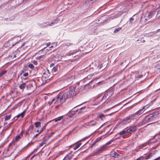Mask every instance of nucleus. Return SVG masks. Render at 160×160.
Masks as SVG:
<instances>
[{
    "label": "nucleus",
    "mask_w": 160,
    "mask_h": 160,
    "mask_svg": "<svg viewBox=\"0 0 160 160\" xmlns=\"http://www.w3.org/2000/svg\"><path fill=\"white\" fill-rule=\"evenodd\" d=\"M51 122V121H50L48 122L42 128V129L39 132V133H40L41 132H42L43 129H44L46 127V125L49 122Z\"/></svg>",
    "instance_id": "obj_32"
},
{
    "label": "nucleus",
    "mask_w": 160,
    "mask_h": 160,
    "mask_svg": "<svg viewBox=\"0 0 160 160\" xmlns=\"http://www.w3.org/2000/svg\"><path fill=\"white\" fill-rule=\"evenodd\" d=\"M143 75L142 74L138 75L137 76V78H141L143 76Z\"/></svg>",
    "instance_id": "obj_41"
},
{
    "label": "nucleus",
    "mask_w": 160,
    "mask_h": 160,
    "mask_svg": "<svg viewBox=\"0 0 160 160\" xmlns=\"http://www.w3.org/2000/svg\"><path fill=\"white\" fill-rule=\"evenodd\" d=\"M85 108H86L85 107H82V108H81L80 109L78 110L77 111V112H78V113H81L82 112V110L85 109Z\"/></svg>",
    "instance_id": "obj_30"
},
{
    "label": "nucleus",
    "mask_w": 160,
    "mask_h": 160,
    "mask_svg": "<svg viewBox=\"0 0 160 160\" xmlns=\"http://www.w3.org/2000/svg\"><path fill=\"white\" fill-rule=\"evenodd\" d=\"M76 52H70V53H68L66 54V56H70L71 55H73L74 54H75Z\"/></svg>",
    "instance_id": "obj_34"
},
{
    "label": "nucleus",
    "mask_w": 160,
    "mask_h": 160,
    "mask_svg": "<svg viewBox=\"0 0 160 160\" xmlns=\"http://www.w3.org/2000/svg\"><path fill=\"white\" fill-rule=\"evenodd\" d=\"M148 122V121L146 120V118H145L141 122H140L137 125V126H140L141 125H144Z\"/></svg>",
    "instance_id": "obj_12"
},
{
    "label": "nucleus",
    "mask_w": 160,
    "mask_h": 160,
    "mask_svg": "<svg viewBox=\"0 0 160 160\" xmlns=\"http://www.w3.org/2000/svg\"><path fill=\"white\" fill-rule=\"evenodd\" d=\"M97 142L95 141L92 144V146H91V148H92L93 147V146L95 145Z\"/></svg>",
    "instance_id": "obj_45"
},
{
    "label": "nucleus",
    "mask_w": 160,
    "mask_h": 160,
    "mask_svg": "<svg viewBox=\"0 0 160 160\" xmlns=\"http://www.w3.org/2000/svg\"><path fill=\"white\" fill-rule=\"evenodd\" d=\"M111 155L112 157L115 158H118V156L119 155L115 151L112 152H111Z\"/></svg>",
    "instance_id": "obj_15"
},
{
    "label": "nucleus",
    "mask_w": 160,
    "mask_h": 160,
    "mask_svg": "<svg viewBox=\"0 0 160 160\" xmlns=\"http://www.w3.org/2000/svg\"><path fill=\"white\" fill-rule=\"evenodd\" d=\"M82 143H79L77 144L76 146L74 147V150H76L81 145Z\"/></svg>",
    "instance_id": "obj_23"
},
{
    "label": "nucleus",
    "mask_w": 160,
    "mask_h": 160,
    "mask_svg": "<svg viewBox=\"0 0 160 160\" xmlns=\"http://www.w3.org/2000/svg\"><path fill=\"white\" fill-rule=\"evenodd\" d=\"M97 124V120L96 119L93 120L85 124V125L88 126H92L96 125Z\"/></svg>",
    "instance_id": "obj_4"
},
{
    "label": "nucleus",
    "mask_w": 160,
    "mask_h": 160,
    "mask_svg": "<svg viewBox=\"0 0 160 160\" xmlns=\"http://www.w3.org/2000/svg\"><path fill=\"white\" fill-rule=\"evenodd\" d=\"M34 125L36 128H38L41 126V122H36L34 123Z\"/></svg>",
    "instance_id": "obj_21"
},
{
    "label": "nucleus",
    "mask_w": 160,
    "mask_h": 160,
    "mask_svg": "<svg viewBox=\"0 0 160 160\" xmlns=\"http://www.w3.org/2000/svg\"><path fill=\"white\" fill-rule=\"evenodd\" d=\"M137 126H138L137 125L136 126H134L132 127H130L129 128L127 129L128 133H131L132 132H134L136 131Z\"/></svg>",
    "instance_id": "obj_5"
},
{
    "label": "nucleus",
    "mask_w": 160,
    "mask_h": 160,
    "mask_svg": "<svg viewBox=\"0 0 160 160\" xmlns=\"http://www.w3.org/2000/svg\"><path fill=\"white\" fill-rule=\"evenodd\" d=\"M152 12H147L145 15V18L146 20L149 19L151 18L152 16Z\"/></svg>",
    "instance_id": "obj_7"
},
{
    "label": "nucleus",
    "mask_w": 160,
    "mask_h": 160,
    "mask_svg": "<svg viewBox=\"0 0 160 160\" xmlns=\"http://www.w3.org/2000/svg\"><path fill=\"white\" fill-rule=\"evenodd\" d=\"M134 21V18H130V22H129V23H132V22H133Z\"/></svg>",
    "instance_id": "obj_40"
},
{
    "label": "nucleus",
    "mask_w": 160,
    "mask_h": 160,
    "mask_svg": "<svg viewBox=\"0 0 160 160\" xmlns=\"http://www.w3.org/2000/svg\"><path fill=\"white\" fill-rule=\"evenodd\" d=\"M87 87H89V84L86 85L85 86H81L79 87L77 90H78V92H82Z\"/></svg>",
    "instance_id": "obj_9"
},
{
    "label": "nucleus",
    "mask_w": 160,
    "mask_h": 160,
    "mask_svg": "<svg viewBox=\"0 0 160 160\" xmlns=\"http://www.w3.org/2000/svg\"><path fill=\"white\" fill-rule=\"evenodd\" d=\"M53 134H54V132H52V133H51V134H52V135Z\"/></svg>",
    "instance_id": "obj_59"
},
{
    "label": "nucleus",
    "mask_w": 160,
    "mask_h": 160,
    "mask_svg": "<svg viewBox=\"0 0 160 160\" xmlns=\"http://www.w3.org/2000/svg\"><path fill=\"white\" fill-rule=\"evenodd\" d=\"M56 99H55V98H53L52 100V102H53L55 100V103H56Z\"/></svg>",
    "instance_id": "obj_50"
},
{
    "label": "nucleus",
    "mask_w": 160,
    "mask_h": 160,
    "mask_svg": "<svg viewBox=\"0 0 160 160\" xmlns=\"http://www.w3.org/2000/svg\"><path fill=\"white\" fill-rule=\"evenodd\" d=\"M99 117L101 118L102 120H103L104 118H105V116L102 114H101L99 115Z\"/></svg>",
    "instance_id": "obj_35"
},
{
    "label": "nucleus",
    "mask_w": 160,
    "mask_h": 160,
    "mask_svg": "<svg viewBox=\"0 0 160 160\" xmlns=\"http://www.w3.org/2000/svg\"><path fill=\"white\" fill-rule=\"evenodd\" d=\"M7 129V128H6V129H4L2 131V132H1V134H2V132H3V131H4V130H6Z\"/></svg>",
    "instance_id": "obj_54"
},
{
    "label": "nucleus",
    "mask_w": 160,
    "mask_h": 160,
    "mask_svg": "<svg viewBox=\"0 0 160 160\" xmlns=\"http://www.w3.org/2000/svg\"><path fill=\"white\" fill-rule=\"evenodd\" d=\"M50 67L52 68V70H58L59 67L58 66H55L54 63H52L50 65Z\"/></svg>",
    "instance_id": "obj_13"
},
{
    "label": "nucleus",
    "mask_w": 160,
    "mask_h": 160,
    "mask_svg": "<svg viewBox=\"0 0 160 160\" xmlns=\"http://www.w3.org/2000/svg\"><path fill=\"white\" fill-rule=\"evenodd\" d=\"M38 132V131H37V132Z\"/></svg>",
    "instance_id": "obj_63"
},
{
    "label": "nucleus",
    "mask_w": 160,
    "mask_h": 160,
    "mask_svg": "<svg viewBox=\"0 0 160 160\" xmlns=\"http://www.w3.org/2000/svg\"><path fill=\"white\" fill-rule=\"evenodd\" d=\"M159 158H160V156L159 157Z\"/></svg>",
    "instance_id": "obj_64"
},
{
    "label": "nucleus",
    "mask_w": 160,
    "mask_h": 160,
    "mask_svg": "<svg viewBox=\"0 0 160 160\" xmlns=\"http://www.w3.org/2000/svg\"><path fill=\"white\" fill-rule=\"evenodd\" d=\"M23 76L25 77H28L29 76V74L28 72H26L23 74Z\"/></svg>",
    "instance_id": "obj_39"
},
{
    "label": "nucleus",
    "mask_w": 160,
    "mask_h": 160,
    "mask_svg": "<svg viewBox=\"0 0 160 160\" xmlns=\"http://www.w3.org/2000/svg\"><path fill=\"white\" fill-rule=\"evenodd\" d=\"M2 127V126H0V128Z\"/></svg>",
    "instance_id": "obj_62"
},
{
    "label": "nucleus",
    "mask_w": 160,
    "mask_h": 160,
    "mask_svg": "<svg viewBox=\"0 0 160 160\" xmlns=\"http://www.w3.org/2000/svg\"><path fill=\"white\" fill-rule=\"evenodd\" d=\"M72 157L73 155H72L69 154L64 158L63 160H70Z\"/></svg>",
    "instance_id": "obj_14"
},
{
    "label": "nucleus",
    "mask_w": 160,
    "mask_h": 160,
    "mask_svg": "<svg viewBox=\"0 0 160 160\" xmlns=\"http://www.w3.org/2000/svg\"><path fill=\"white\" fill-rule=\"evenodd\" d=\"M33 143H29L27 146H28V145H31Z\"/></svg>",
    "instance_id": "obj_53"
},
{
    "label": "nucleus",
    "mask_w": 160,
    "mask_h": 160,
    "mask_svg": "<svg viewBox=\"0 0 160 160\" xmlns=\"http://www.w3.org/2000/svg\"><path fill=\"white\" fill-rule=\"evenodd\" d=\"M33 87L32 84V83H29L28 85L27 86V88L28 89H31Z\"/></svg>",
    "instance_id": "obj_29"
},
{
    "label": "nucleus",
    "mask_w": 160,
    "mask_h": 160,
    "mask_svg": "<svg viewBox=\"0 0 160 160\" xmlns=\"http://www.w3.org/2000/svg\"><path fill=\"white\" fill-rule=\"evenodd\" d=\"M94 81V80H92L90 82V83H91L93 81Z\"/></svg>",
    "instance_id": "obj_57"
},
{
    "label": "nucleus",
    "mask_w": 160,
    "mask_h": 160,
    "mask_svg": "<svg viewBox=\"0 0 160 160\" xmlns=\"http://www.w3.org/2000/svg\"><path fill=\"white\" fill-rule=\"evenodd\" d=\"M39 133V132L38 134H36L35 136H34L33 137V138H35L38 135V134Z\"/></svg>",
    "instance_id": "obj_51"
},
{
    "label": "nucleus",
    "mask_w": 160,
    "mask_h": 160,
    "mask_svg": "<svg viewBox=\"0 0 160 160\" xmlns=\"http://www.w3.org/2000/svg\"><path fill=\"white\" fill-rule=\"evenodd\" d=\"M11 154H12V153H11L10 154H8V156H10Z\"/></svg>",
    "instance_id": "obj_58"
},
{
    "label": "nucleus",
    "mask_w": 160,
    "mask_h": 160,
    "mask_svg": "<svg viewBox=\"0 0 160 160\" xmlns=\"http://www.w3.org/2000/svg\"><path fill=\"white\" fill-rule=\"evenodd\" d=\"M33 128V126H30L29 127V128L27 129L26 130V132H25V135H28L29 134V129H32Z\"/></svg>",
    "instance_id": "obj_17"
},
{
    "label": "nucleus",
    "mask_w": 160,
    "mask_h": 160,
    "mask_svg": "<svg viewBox=\"0 0 160 160\" xmlns=\"http://www.w3.org/2000/svg\"><path fill=\"white\" fill-rule=\"evenodd\" d=\"M123 62H121L120 63V65H122V64H123Z\"/></svg>",
    "instance_id": "obj_56"
},
{
    "label": "nucleus",
    "mask_w": 160,
    "mask_h": 160,
    "mask_svg": "<svg viewBox=\"0 0 160 160\" xmlns=\"http://www.w3.org/2000/svg\"><path fill=\"white\" fill-rule=\"evenodd\" d=\"M158 114L159 112L158 111L152 113L146 117L145 118L146 120L148 121V122H150L152 121V120L155 118Z\"/></svg>",
    "instance_id": "obj_3"
},
{
    "label": "nucleus",
    "mask_w": 160,
    "mask_h": 160,
    "mask_svg": "<svg viewBox=\"0 0 160 160\" xmlns=\"http://www.w3.org/2000/svg\"><path fill=\"white\" fill-rule=\"evenodd\" d=\"M128 133V130L127 128H125L123 130L118 133V134H119L120 136H122L127 134Z\"/></svg>",
    "instance_id": "obj_10"
},
{
    "label": "nucleus",
    "mask_w": 160,
    "mask_h": 160,
    "mask_svg": "<svg viewBox=\"0 0 160 160\" xmlns=\"http://www.w3.org/2000/svg\"><path fill=\"white\" fill-rule=\"evenodd\" d=\"M145 42V41L144 40H143L142 42Z\"/></svg>",
    "instance_id": "obj_55"
},
{
    "label": "nucleus",
    "mask_w": 160,
    "mask_h": 160,
    "mask_svg": "<svg viewBox=\"0 0 160 160\" xmlns=\"http://www.w3.org/2000/svg\"><path fill=\"white\" fill-rule=\"evenodd\" d=\"M102 126V125L101 126H100L99 128H98V129H99Z\"/></svg>",
    "instance_id": "obj_60"
},
{
    "label": "nucleus",
    "mask_w": 160,
    "mask_h": 160,
    "mask_svg": "<svg viewBox=\"0 0 160 160\" xmlns=\"http://www.w3.org/2000/svg\"><path fill=\"white\" fill-rule=\"evenodd\" d=\"M63 118V116H60L55 119H54L53 120H54L55 122H57V121H60Z\"/></svg>",
    "instance_id": "obj_19"
},
{
    "label": "nucleus",
    "mask_w": 160,
    "mask_h": 160,
    "mask_svg": "<svg viewBox=\"0 0 160 160\" xmlns=\"http://www.w3.org/2000/svg\"><path fill=\"white\" fill-rule=\"evenodd\" d=\"M22 136V134H20L19 135H18L16 137V141H18V140L20 139L21 138V136Z\"/></svg>",
    "instance_id": "obj_33"
},
{
    "label": "nucleus",
    "mask_w": 160,
    "mask_h": 160,
    "mask_svg": "<svg viewBox=\"0 0 160 160\" xmlns=\"http://www.w3.org/2000/svg\"><path fill=\"white\" fill-rule=\"evenodd\" d=\"M146 112H145V110H143V109H141L137 112H136L135 113L136 114L137 116H138L139 117V116L141 117V115L143 113V114H145L146 113Z\"/></svg>",
    "instance_id": "obj_8"
},
{
    "label": "nucleus",
    "mask_w": 160,
    "mask_h": 160,
    "mask_svg": "<svg viewBox=\"0 0 160 160\" xmlns=\"http://www.w3.org/2000/svg\"><path fill=\"white\" fill-rule=\"evenodd\" d=\"M44 56V55H42L37 57V58L38 60L40 59L41 58H42Z\"/></svg>",
    "instance_id": "obj_42"
},
{
    "label": "nucleus",
    "mask_w": 160,
    "mask_h": 160,
    "mask_svg": "<svg viewBox=\"0 0 160 160\" xmlns=\"http://www.w3.org/2000/svg\"><path fill=\"white\" fill-rule=\"evenodd\" d=\"M156 69H159L160 70V64H158L156 66Z\"/></svg>",
    "instance_id": "obj_36"
},
{
    "label": "nucleus",
    "mask_w": 160,
    "mask_h": 160,
    "mask_svg": "<svg viewBox=\"0 0 160 160\" xmlns=\"http://www.w3.org/2000/svg\"><path fill=\"white\" fill-rule=\"evenodd\" d=\"M18 105H15L14 107L12 109H15L17 108L18 107Z\"/></svg>",
    "instance_id": "obj_49"
},
{
    "label": "nucleus",
    "mask_w": 160,
    "mask_h": 160,
    "mask_svg": "<svg viewBox=\"0 0 160 160\" xmlns=\"http://www.w3.org/2000/svg\"><path fill=\"white\" fill-rule=\"evenodd\" d=\"M75 90V87H72L67 92H62L59 93L57 95L56 99L57 102L62 104L67 99L75 96L77 94V92Z\"/></svg>",
    "instance_id": "obj_1"
},
{
    "label": "nucleus",
    "mask_w": 160,
    "mask_h": 160,
    "mask_svg": "<svg viewBox=\"0 0 160 160\" xmlns=\"http://www.w3.org/2000/svg\"><path fill=\"white\" fill-rule=\"evenodd\" d=\"M139 41V39H138V40L137 41Z\"/></svg>",
    "instance_id": "obj_61"
},
{
    "label": "nucleus",
    "mask_w": 160,
    "mask_h": 160,
    "mask_svg": "<svg viewBox=\"0 0 160 160\" xmlns=\"http://www.w3.org/2000/svg\"><path fill=\"white\" fill-rule=\"evenodd\" d=\"M152 153H149L148 155L146 156V159H148L152 157Z\"/></svg>",
    "instance_id": "obj_28"
},
{
    "label": "nucleus",
    "mask_w": 160,
    "mask_h": 160,
    "mask_svg": "<svg viewBox=\"0 0 160 160\" xmlns=\"http://www.w3.org/2000/svg\"><path fill=\"white\" fill-rule=\"evenodd\" d=\"M7 71H1L0 72V78L2 77L3 75L6 73Z\"/></svg>",
    "instance_id": "obj_22"
},
{
    "label": "nucleus",
    "mask_w": 160,
    "mask_h": 160,
    "mask_svg": "<svg viewBox=\"0 0 160 160\" xmlns=\"http://www.w3.org/2000/svg\"><path fill=\"white\" fill-rule=\"evenodd\" d=\"M28 67L31 68V69H33L34 68V66L32 64H30L28 65Z\"/></svg>",
    "instance_id": "obj_37"
},
{
    "label": "nucleus",
    "mask_w": 160,
    "mask_h": 160,
    "mask_svg": "<svg viewBox=\"0 0 160 160\" xmlns=\"http://www.w3.org/2000/svg\"><path fill=\"white\" fill-rule=\"evenodd\" d=\"M51 77V76L49 71H45V72L43 73L42 77V80L43 83L46 82L47 81L49 80Z\"/></svg>",
    "instance_id": "obj_2"
},
{
    "label": "nucleus",
    "mask_w": 160,
    "mask_h": 160,
    "mask_svg": "<svg viewBox=\"0 0 160 160\" xmlns=\"http://www.w3.org/2000/svg\"><path fill=\"white\" fill-rule=\"evenodd\" d=\"M122 28L121 27H119V28H116L114 31V33H116L118 32L120 30L122 29Z\"/></svg>",
    "instance_id": "obj_27"
},
{
    "label": "nucleus",
    "mask_w": 160,
    "mask_h": 160,
    "mask_svg": "<svg viewBox=\"0 0 160 160\" xmlns=\"http://www.w3.org/2000/svg\"><path fill=\"white\" fill-rule=\"evenodd\" d=\"M25 112V110H24L22 112L18 114V115H17L16 117H17V118L20 117V116L21 117V118H23V117Z\"/></svg>",
    "instance_id": "obj_16"
},
{
    "label": "nucleus",
    "mask_w": 160,
    "mask_h": 160,
    "mask_svg": "<svg viewBox=\"0 0 160 160\" xmlns=\"http://www.w3.org/2000/svg\"><path fill=\"white\" fill-rule=\"evenodd\" d=\"M131 121L130 118V116H129L127 117H126L125 118H124L123 121V123H129Z\"/></svg>",
    "instance_id": "obj_11"
},
{
    "label": "nucleus",
    "mask_w": 160,
    "mask_h": 160,
    "mask_svg": "<svg viewBox=\"0 0 160 160\" xmlns=\"http://www.w3.org/2000/svg\"><path fill=\"white\" fill-rule=\"evenodd\" d=\"M72 43H70V42H66V43H65L63 44V46L64 47L66 46H69L72 45Z\"/></svg>",
    "instance_id": "obj_24"
},
{
    "label": "nucleus",
    "mask_w": 160,
    "mask_h": 160,
    "mask_svg": "<svg viewBox=\"0 0 160 160\" xmlns=\"http://www.w3.org/2000/svg\"><path fill=\"white\" fill-rule=\"evenodd\" d=\"M129 116L131 120L134 121L135 122H136L139 119V117L137 116L136 114L135 113L133 114H131Z\"/></svg>",
    "instance_id": "obj_6"
},
{
    "label": "nucleus",
    "mask_w": 160,
    "mask_h": 160,
    "mask_svg": "<svg viewBox=\"0 0 160 160\" xmlns=\"http://www.w3.org/2000/svg\"><path fill=\"white\" fill-rule=\"evenodd\" d=\"M144 158V157L143 156H141L139 158H137L136 160H142Z\"/></svg>",
    "instance_id": "obj_44"
},
{
    "label": "nucleus",
    "mask_w": 160,
    "mask_h": 160,
    "mask_svg": "<svg viewBox=\"0 0 160 160\" xmlns=\"http://www.w3.org/2000/svg\"><path fill=\"white\" fill-rule=\"evenodd\" d=\"M26 83H23L22 84H20L19 87V88L21 89H23L26 86Z\"/></svg>",
    "instance_id": "obj_18"
},
{
    "label": "nucleus",
    "mask_w": 160,
    "mask_h": 160,
    "mask_svg": "<svg viewBox=\"0 0 160 160\" xmlns=\"http://www.w3.org/2000/svg\"><path fill=\"white\" fill-rule=\"evenodd\" d=\"M32 62L35 65H37L38 64L37 62L35 60H33Z\"/></svg>",
    "instance_id": "obj_48"
},
{
    "label": "nucleus",
    "mask_w": 160,
    "mask_h": 160,
    "mask_svg": "<svg viewBox=\"0 0 160 160\" xmlns=\"http://www.w3.org/2000/svg\"><path fill=\"white\" fill-rule=\"evenodd\" d=\"M9 151V149L8 148L7 149V150H4V153H5L6 154H7L8 153V152Z\"/></svg>",
    "instance_id": "obj_43"
},
{
    "label": "nucleus",
    "mask_w": 160,
    "mask_h": 160,
    "mask_svg": "<svg viewBox=\"0 0 160 160\" xmlns=\"http://www.w3.org/2000/svg\"><path fill=\"white\" fill-rule=\"evenodd\" d=\"M101 83V82H98L97 84H96V85H94L93 86V87H96V85H99Z\"/></svg>",
    "instance_id": "obj_47"
},
{
    "label": "nucleus",
    "mask_w": 160,
    "mask_h": 160,
    "mask_svg": "<svg viewBox=\"0 0 160 160\" xmlns=\"http://www.w3.org/2000/svg\"><path fill=\"white\" fill-rule=\"evenodd\" d=\"M160 158H159V157H158V158H157L155 159H154V160H159V159H160Z\"/></svg>",
    "instance_id": "obj_52"
},
{
    "label": "nucleus",
    "mask_w": 160,
    "mask_h": 160,
    "mask_svg": "<svg viewBox=\"0 0 160 160\" xmlns=\"http://www.w3.org/2000/svg\"><path fill=\"white\" fill-rule=\"evenodd\" d=\"M101 139V138H97L95 140L97 142L99 141Z\"/></svg>",
    "instance_id": "obj_46"
},
{
    "label": "nucleus",
    "mask_w": 160,
    "mask_h": 160,
    "mask_svg": "<svg viewBox=\"0 0 160 160\" xmlns=\"http://www.w3.org/2000/svg\"><path fill=\"white\" fill-rule=\"evenodd\" d=\"M55 23V22H52L51 24H49V22H46L45 24H46V25H49V26H52V24Z\"/></svg>",
    "instance_id": "obj_38"
},
{
    "label": "nucleus",
    "mask_w": 160,
    "mask_h": 160,
    "mask_svg": "<svg viewBox=\"0 0 160 160\" xmlns=\"http://www.w3.org/2000/svg\"><path fill=\"white\" fill-rule=\"evenodd\" d=\"M108 98V94H105L103 97H102V99H105V101L106 99H107Z\"/></svg>",
    "instance_id": "obj_26"
},
{
    "label": "nucleus",
    "mask_w": 160,
    "mask_h": 160,
    "mask_svg": "<svg viewBox=\"0 0 160 160\" xmlns=\"http://www.w3.org/2000/svg\"><path fill=\"white\" fill-rule=\"evenodd\" d=\"M47 144V141L45 140H44L40 144L39 147H45L46 146Z\"/></svg>",
    "instance_id": "obj_20"
},
{
    "label": "nucleus",
    "mask_w": 160,
    "mask_h": 160,
    "mask_svg": "<svg viewBox=\"0 0 160 160\" xmlns=\"http://www.w3.org/2000/svg\"><path fill=\"white\" fill-rule=\"evenodd\" d=\"M11 115H9L8 116H6L5 117V121H7L8 120H9L11 118Z\"/></svg>",
    "instance_id": "obj_31"
},
{
    "label": "nucleus",
    "mask_w": 160,
    "mask_h": 160,
    "mask_svg": "<svg viewBox=\"0 0 160 160\" xmlns=\"http://www.w3.org/2000/svg\"><path fill=\"white\" fill-rule=\"evenodd\" d=\"M104 148H100L97 149V153H100L104 150Z\"/></svg>",
    "instance_id": "obj_25"
}]
</instances>
